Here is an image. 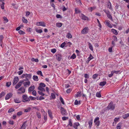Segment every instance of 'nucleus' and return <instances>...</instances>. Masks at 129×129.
Segmentation results:
<instances>
[{
  "mask_svg": "<svg viewBox=\"0 0 129 129\" xmlns=\"http://www.w3.org/2000/svg\"><path fill=\"white\" fill-rule=\"evenodd\" d=\"M96 96L98 98H100L101 96V95L100 93L97 92L96 94Z\"/></svg>",
  "mask_w": 129,
  "mask_h": 129,
  "instance_id": "42",
  "label": "nucleus"
},
{
  "mask_svg": "<svg viewBox=\"0 0 129 129\" xmlns=\"http://www.w3.org/2000/svg\"><path fill=\"white\" fill-rule=\"evenodd\" d=\"M4 2H2L1 6V8L2 9H4Z\"/></svg>",
  "mask_w": 129,
  "mask_h": 129,
  "instance_id": "55",
  "label": "nucleus"
},
{
  "mask_svg": "<svg viewBox=\"0 0 129 129\" xmlns=\"http://www.w3.org/2000/svg\"><path fill=\"white\" fill-rule=\"evenodd\" d=\"M32 94L34 96L36 95V92L35 90H34L32 92Z\"/></svg>",
  "mask_w": 129,
  "mask_h": 129,
  "instance_id": "52",
  "label": "nucleus"
},
{
  "mask_svg": "<svg viewBox=\"0 0 129 129\" xmlns=\"http://www.w3.org/2000/svg\"><path fill=\"white\" fill-rule=\"evenodd\" d=\"M30 83V82L29 81L25 82L23 83L24 85L25 86H26L27 85L29 86Z\"/></svg>",
  "mask_w": 129,
  "mask_h": 129,
  "instance_id": "18",
  "label": "nucleus"
},
{
  "mask_svg": "<svg viewBox=\"0 0 129 129\" xmlns=\"http://www.w3.org/2000/svg\"><path fill=\"white\" fill-rule=\"evenodd\" d=\"M69 125L70 126H72V124L71 121V119H69Z\"/></svg>",
  "mask_w": 129,
  "mask_h": 129,
  "instance_id": "56",
  "label": "nucleus"
},
{
  "mask_svg": "<svg viewBox=\"0 0 129 129\" xmlns=\"http://www.w3.org/2000/svg\"><path fill=\"white\" fill-rule=\"evenodd\" d=\"M106 24L110 28H112V26L109 23V21H107L106 22Z\"/></svg>",
  "mask_w": 129,
  "mask_h": 129,
  "instance_id": "24",
  "label": "nucleus"
},
{
  "mask_svg": "<svg viewBox=\"0 0 129 129\" xmlns=\"http://www.w3.org/2000/svg\"><path fill=\"white\" fill-rule=\"evenodd\" d=\"M14 102L16 103H20L21 102L18 99H14Z\"/></svg>",
  "mask_w": 129,
  "mask_h": 129,
  "instance_id": "30",
  "label": "nucleus"
},
{
  "mask_svg": "<svg viewBox=\"0 0 129 129\" xmlns=\"http://www.w3.org/2000/svg\"><path fill=\"white\" fill-rule=\"evenodd\" d=\"M67 37L68 38H72V36L71 35V34L70 33H68L67 35Z\"/></svg>",
  "mask_w": 129,
  "mask_h": 129,
  "instance_id": "41",
  "label": "nucleus"
},
{
  "mask_svg": "<svg viewBox=\"0 0 129 129\" xmlns=\"http://www.w3.org/2000/svg\"><path fill=\"white\" fill-rule=\"evenodd\" d=\"M80 124L79 122H77L74 123L73 125V127L75 129H78V126Z\"/></svg>",
  "mask_w": 129,
  "mask_h": 129,
  "instance_id": "14",
  "label": "nucleus"
},
{
  "mask_svg": "<svg viewBox=\"0 0 129 129\" xmlns=\"http://www.w3.org/2000/svg\"><path fill=\"white\" fill-rule=\"evenodd\" d=\"M103 11L105 12L107 15L110 14V12L108 10H103Z\"/></svg>",
  "mask_w": 129,
  "mask_h": 129,
  "instance_id": "28",
  "label": "nucleus"
},
{
  "mask_svg": "<svg viewBox=\"0 0 129 129\" xmlns=\"http://www.w3.org/2000/svg\"><path fill=\"white\" fill-rule=\"evenodd\" d=\"M107 7L108 8L111 10H112V8L111 7V3L110 2H108V3H107Z\"/></svg>",
  "mask_w": 129,
  "mask_h": 129,
  "instance_id": "19",
  "label": "nucleus"
},
{
  "mask_svg": "<svg viewBox=\"0 0 129 129\" xmlns=\"http://www.w3.org/2000/svg\"><path fill=\"white\" fill-rule=\"evenodd\" d=\"M56 51V50L55 49H53L51 50V52L53 53H55Z\"/></svg>",
  "mask_w": 129,
  "mask_h": 129,
  "instance_id": "59",
  "label": "nucleus"
},
{
  "mask_svg": "<svg viewBox=\"0 0 129 129\" xmlns=\"http://www.w3.org/2000/svg\"><path fill=\"white\" fill-rule=\"evenodd\" d=\"M111 31L115 35H117L118 34V33L116 30L114 29H111Z\"/></svg>",
  "mask_w": 129,
  "mask_h": 129,
  "instance_id": "23",
  "label": "nucleus"
},
{
  "mask_svg": "<svg viewBox=\"0 0 129 129\" xmlns=\"http://www.w3.org/2000/svg\"><path fill=\"white\" fill-rule=\"evenodd\" d=\"M36 115L39 118H41V114L40 113L37 112L36 113Z\"/></svg>",
  "mask_w": 129,
  "mask_h": 129,
  "instance_id": "39",
  "label": "nucleus"
},
{
  "mask_svg": "<svg viewBox=\"0 0 129 129\" xmlns=\"http://www.w3.org/2000/svg\"><path fill=\"white\" fill-rule=\"evenodd\" d=\"M106 81H104L103 82H100V86H103L105 85L106 84Z\"/></svg>",
  "mask_w": 129,
  "mask_h": 129,
  "instance_id": "31",
  "label": "nucleus"
},
{
  "mask_svg": "<svg viewBox=\"0 0 129 129\" xmlns=\"http://www.w3.org/2000/svg\"><path fill=\"white\" fill-rule=\"evenodd\" d=\"M11 82H7L6 84V85L8 87H9L10 86V85H11Z\"/></svg>",
  "mask_w": 129,
  "mask_h": 129,
  "instance_id": "50",
  "label": "nucleus"
},
{
  "mask_svg": "<svg viewBox=\"0 0 129 129\" xmlns=\"http://www.w3.org/2000/svg\"><path fill=\"white\" fill-rule=\"evenodd\" d=\"M93 57L90 54L89 57L88 58L87 60L89 62L92 59Z\"/></svg>",
  "mask_w": 129,
  "mask_h": 129,
  "instance_id": "33",
  "label": "nucleus"
},
{
  "mask_svg": "<svg viewBox=\"0 0 129 129\" xmlns=\"http://www.w3.org/2000/svg\"><path fill=\"white\" fill-rule=\"evenodd\" d=\"M93 119H91V120L89 121L88 122V124H89V127L90 128L92 126V123Z\"/></svg>",
  "mask_w": 129,
  "mask_h": 129,
  "instance_id": "22",
  "label": "nucleus"
},
{
  "mask_svg": "<svg viewBox=\"0 0 129 129\" xmlns=\"http://www.w3.org/2000/svg\"><path fill=\"white\" fill-rule=\"evenodd\" d=\"M35 88V87L34 85L33 86H31L28 88V91L29 92H31L33 91Z\"/></svg>",
  "mask_w": 129,
  "mask_h": 129,
  "instance_id": "15",
  "label": "nucleus"
},
{
  "mask_svg": "<svg viewBox=\"0 0 129 129\" xmlns=\"http://www.w3.org/2000/svg\"><path fill=\"white\" fill-rule=\"evenodd\" d=\"M98 76V74H95L93 75L92 76V78L93 79H95L96 77Z\"/></svg>",
  "mask_w": 129,
  "mask_h": 129,
  "instance_id": "63",
  "label": "nucleus"
},
{
  "mask_svg": "<svg viewBox=\"0 0 129 129\" xmlns=\"http://www.w3.org/2000/svg\"><path fill=\"white\" fill-rule=\"evenodd\" d=\"M113 39L114 41L117 42V38L116 36H113Z\"/></svg>",
  "mask_w": 129,
  "mask_h": 129,
  "instance_id": "58",
  "label": "nucleus"
},
{
  "mask_svg": "<svg viewBox=\"0 0 129 129\" xmlns=\"http://www.w3.org/2000/svg\"><path fill=\"white\" fill-rule=\"evenodd\" d=\"M95 8L96 7H93L88 8V10L90 11V12H91L92 10L95 9Z\"/></svg>",
  "mask_w": 129,
  "mask_h": 129,
  "instance_id": "29",
  "label": "nucleus"
},
{
  "mask_svg": "<svg viewBox=\"0 0 129 129\" xmlns=\"http://www.w3.org/2000/svg\"><path fill=\"white\" fill-rule=\"evenodd\" d=\"M44 119L45 121L47 119V113H45L44 114Z\"/></svg>",
  "mask_w": 129,
  "mask_h": 129,
  "instance_id": "46",
  "label": "nucleus"
},
{
  "mask_svg": "<svg viewBox=\"0 0 129 129\" xmlns=\"http://www.w3.org/2000/svg\"><path fill=\"white\" fill-rule=\"evenodd\" d=\"M60 110L61 113L62 115H67L66 111L64 108L61 107L60 108Z\"/></svg>",
  "mask_w": 129,
  "mask_h": 129,
  "instance_id": "6",
  "label": "nucleus"
},
{
  "mask_svg": "<svg viewBox=\"0 0 129 129\" xmlns=\"http://www.w3.org/2000/svg\"><path fill=\"white\" fill-rule=\"evenodd\" d=\"M48 112L49 117L51 119H52L53 118V117L52 115V112L50 110H48Z\"/></svg>",
  "mask_w": 129,
  "mask_h": 129,
  "instance_id": "17",
  "label": "nucleus"
},
{
  "mask_svg": "<svg viewBox=\"0 0 129 129\" xmlns=\"http://www.w3.org/2000/svg\"><path fill=\"white\" fill-rule=\"evenodd\" d=\"M99 118L97 117L95 118L94 120V122L95 123V124L99 126L100 124V121H98L99 119Z\"/></svg>",
  "mask_w": 129,
  "mask_h": 129,
  "instance_id": "8",
  "label": "nucleus"
},
{
  "mask_svg": "<svg viewBox=\"0 0 129 129\" xmlns=\"http://www.w3.org/2000/svg\"><path fill=\"white\" fill-rule=\"evenodd\" d=\"M33 79L34 80L36 81H38L39 80L38 77L36 76H34L33 77Z\"/></svg>",
  "mask_w": 129,
  "mask_h": 129,
  "instance_id": "25",
  "label": "nucleus"
},
{
  "mask_svg": "<svg viewBox=\"0 0 129 129\" xmlns=\"http://www.w3.org/2000/svg\"><path fill=\"white\" fill-rule=\"evenodd\" d=\"M88 28L87 27H85L82 30L81 32V33L83 34H86L88 33Z\"/></svg>",
  "mask_w": 129,
  "mask_h": 129,
  "instance_id": "11",
  "label": "nucleus"
},
{
  "mask_svg": "<svg viewBox=\"0 0 129 129\" xmlns=\"http://www.w3.org/2000/svg\"><path fill=\"white\" fill-rule=\"evenodd\" d=\"M107 108L108 110L111 109L113 110L114 109L115 107L113 105V103L112 102H110Z\"/></svg>",
  "mask_w": 129,
  "mask_h": 129,
  "instance_id": "3",
  "label": "nucleus"
},
{
  "mask_svg": "<svg viewBox=\"0 0 129 129\" xmlns=\"http://www.w3.org/2000/svg\"><path fill=\"white\" fill-rule=\"evenodd\" d=\"M112 72H113V74L115 73L116 74H118V73H120V71H112Z\"/></svg>",
  "mask_w": 129,
  "mask_h": 129,
  "instance_id": "53",
  "label": "nucleus"
},
{
  "mask_svg": "<svg viewBox=\"0 0 129 129\" xmlns=\"http://www.w3.org/2000/svg\"><path fill=\"white\" fill-rule=\"evenodd\" d=\"M42 92L40 91H38V93L39 94H40L42 96H44L45 95L43 93V92Z\"/></svg>",
  "mask_w": 129,
  "mask_h": 129,
  "instance_id": "43",
  "label": "nucleus"
},
{
  "mask_svg": "<svg viewBox=\"0 0 129 129\" xmlns=\"http://www.w3.org/2000/svg\"><path fill=\"white\" fill-rule=\"evenodd\" d=\"M66 44L65 42H64L62 43L60 45V47L62 48H63L64 46Z\"/></svg>",
  "mask_w": 129,
  "mask_h": 129,
  "instance_id": "48",
  "label": "nucleus"
},
{
  "mask_svg": "<svg viewBox=\"0 0 129 129\" xmlns=\"http://www.w3.org/2000/svg\"><path fill=\"white\" fill-rule=\"evenodd\" d=\"M18 77H15L13 80V85H15L18 82Z\"/></svg>",
  "mask_w": 129,
  "mask_h": 129,
  "instance_id": "10",
  "label": "nucleus"
},
{
  "mask_svg": "<svg viewBox=\"0 0 129 129\" xmlns=\"http://www.w3.org/2000/svg\"><path fill=\"white\" fill-rule=\"evenodd\" d=\"M45 86L46 85L44 83H40L39 86H40V87H45Z\"/></svg>",
  "mask_w": 129,
  "mask_h": 129,
  "instance_id": "35",
  "label": "nucleus"
},
{
  "mask_svg": "<svg viewBox=\"0 0 129 129\" xmlns=\"http://www.w3.org/2000/svg\"><path fill=\"white\" fill-rule=\"evenodd\" d=\"M18 32L20 34H21V35L23 34H25V33L24 32H23V31H22V30H19L18 31Z\"/></svg>",
  "mask_w": 129,
  "mask_h": 129,
  "instance_id": "49",
  "label": "nucleus"
},
{
  "mask_svg": "<svg viewBox=\"0 0 129 129\" xmlns=\"http://www.w3.org/2000/svg\"><path fill=\"white\" fill-rule=\"evenodd\" d=\"M29 98L31 100H35L36 99V98L32 96H30Z\"/></svg>",
  "mask_w": 129,
  "mask_h": 129,
  "instance_id": "54",
  "label": "nucleus"
},
{
  "mask_svg": "<svg viewBox=\"0 0 129 129\" xmlns=\"http://www.w3.org/2000/svg\"><path fill=\"white\" fill-rule=\"evenodd\" d=\"M62 25V24L61 23H56V26L58 27H60Z\"/></svg>",
  "mask_w": 129,
  "mask_h": 129,
  "instance_id": "34",
  "label": "nucleus"
},
{
  "mask_svg": "<svg viewBox=\"0 0 129 129\" xmlns=\"http://www.w3.org/2000/svg\"><path fill=\"white\" fill-rule=\"evenodd\" d=\"M76 57V55L75 54H73L71 56L70 58L74 59Z\"/></svg>",
  "mask_w": 129,
  "mask_h": 129,
  "instance_id": "44",
  "label": "nucleus"
},
{
  "mask_svg": "<svg viewBox=\"0 0 129 129\" xmlns=\"http://www.w3.org/2000/svg\"><path fill=\"white\" fill-rule=\"evenodd\" d=\"M72 90L71 89L69 88L66 91V92L67 93H70L71 91Z\"/></svg>",
  "mask_w": 129,
  "mask_h": 129,
  "instance_id": "64",
  "label": "nucleus"
},
{
  "mask_svg": "<svg viewBox=\"0 0 129 129\" xmlns=\"http://www.w3.org/2000/svg\"><path fill=\"white\" fill-rule=\"evenodd\" d=\"M26 122H24L23 123L22 126L21 127V129H25L26 126Z\"/></svg>",
  "mask_w": 129,
  "mask_h": 129,
  "instance_id": "20",
  "label": "nucleus"
},
{
  "mask_svg": "<svg viewBox=\"0 0 129 129\" xmlns=\"http://www.w3.org/2000/svg\"><path fill=\"white\" fill-rule=\"evenodd\" d=\"M56 59L59 61H60L62 57V55L61 54H58L56 55Z\"/></svg>",
  "mask_w": 129,
  "mask_h": 129,
  "instance_id": "12",
  "label": "nucleus"
},
{
  "mask_svg": "<svg viewBox=\"0 0 129 129\" xmlns=\"http://www.w3.org/2000/svg\"><path fill=\"white\" fill-rule=\"evenodd\" d=\"M31 74H24L22 75L21 76L22 78H25L26 79L24 80V81H28L29 79L31 78Z\"/></svg>",
  "mask_w": 129,
  "mask_h": 129,
  "instance_id": "1",
  "label": "nucleus"
},
{
  "mask_svg": "<svg viewBox=\"0 0 129 129\" xmlns=\"http://www.w3.org/2000/svg\"><path fill=\"white\" fill-rule=\"evenodd\" d=\"M35 30L36 31L37 33H41L43 31L41 29H39V30H38L36 28L35 29Z\"/></svg>",
  "mask_w": 129,
  "mask_h": 129,
  "instance_id": "36",
  "label": "nucleus"
},
{
  "mask_svg": "<svg viewBox=\"0 0 129 129\" xmlns=\"http://www.w3.org/2000/svg\"><path fill=\"white\" fill-rule=\"evenodd\" d=\"M52 98L53 99H54L55 98V94L53 93H52L51 94V95Z\"/></svg>",
  "mask_w": 129,
  "mask_h": 129,
  "instance_id": "60",
  "label": "nucleus"
},
{
  "mask_svg": "<svg viewBox=\"0 0 129 129\" xmlns=\"http://www.w3.org/2000/svg\"><path fill=\"white\" fill-rule=\"evenodd\" d=\"M121 123H119L116 127L117 129H120L121 128Z\"/></svg>",
  "mask_w": 129,
  "mask_h": 129,
  "instance_id": "45",
  "label": "nucleus"
},
{
  "mask_svg": "<svg viewBox=\"0 0 129 129\" xmlns=\"http://www.w3.org/2000/svg\"><path fill=\"white\" fill-rule=\"evenodd\" d=\"M37 73L38 75H40L42 76H43V75H42V72L41 71H38L37 72Z\"/></svg>",
  "mask_w": 129,
  "mask_h": 129,
  "instance_id": "47",
  "label": "nucleus"
},
{
  "mask_svg": "<svg viewBox=\"0 0 129 129\" xmlns=\"http://www.w3.org/2000/svg\"><path fill=\"white\" fill-rule=\"evenodd\" d=\"M22 98L23 99L24 101H23L24 102H29L30 101V100L29 98L28 97V96L26 95H23L22 96Z\"/></svg>",
  "mask_w": 129,
  "mask_h": 129,
  "instance_id": "4",
  "label": "nucleus"
},
{
  "mask_svg": "<svg viewBox=\"0 0 129 129\" xmlns=\"http://www.w3.org/2000/svg\"><path fill=\"white\" fill-rule=\"evenodd\" d=\"M14 111V109L13 108H11L8 111L9 113H11Z\"/></svg>",
  "mask_w": 129,
  "mask_h": 129,
  "instance_id": "38",
  "label": "nucleus"
},
{
  "mask_svg": "<svg viewBox=\"0 0 129 129\" xmlns=\"http://www.w3.org/2000/svg\"><path fill=\"white\" fill-rule=\"evenodd\" d=\"M88 46H89V49L91 50H93V47H92V45H91V43L89 42H88Z\"/></svg>",
  "mask_w": 129,
  "mask_h": 129,
  "instance_id": "26",
  "label": "nucleus"
},
{
  "mask_svg": "<svg viewBox=\"0 0 129 129\" xmlns=\"http://www.w3.org/2000/svg\"><path fill=\"white\" fill-rule=\"evenodd\" d=\"M107 17L109 18V19L111 20L112 21H113V19H112V16H111V15L110 14L109 15H107Z\"/></svg>",
  "mask_w": 129,
  "mask_h": 129,
  "instance_id": "37",
  "label": "nucleus"
},
{
  "mask_svg": "<svg viewBox=\"0 0 129 129\" xmlns=\"http://www.w3.org/2000/svg\"><path fill=\"white\" fill-rule=\"evenodd\" d=\"M13 94L12 93L8 94L6 95L5 99L6 100H7L10 99L12 96Z\"/></svg>",
  "mask_w": 129,
  "mask_h": 129,
  "instance_id": "13",
  "label": "nucleus"
},
{
  "mask_svg": "<svg viewBox=\"0 0 129 129\" xmlns=\"http://www.w3.org/2000/svg\"><path fill=\"white\" fill-rule=\"evenodd\" d=\"M24 82V80H22L19 82L16 86L15 88L16 89H18L19 88L21 85L22 83Z\"/></svg>",
  "mask_w": 129,
  "mask_h": 129,
  "instance_id": "7",
  "label": "nucleus"
},
{
  "mask_svg": "<svg viewBox=\"0 0 129 129\" xmlns=\"http://www.w3.org/2000/svg\"><path fill=\"white\" fill-rule=\"evenodd\" d=\"M22 112L21 111H20L17 113V115L18 116H20V115H21L22 114Z\"/></svg>",
  "mask_w": 129,
  "mask_h": 129,
  "instance_id": "57",
  "label": "nucleus"
},
{
  "mask_svg": "<svg viewBox=\"0 0 129 129\" xmlns=\"http://www.w3.org/2000/svg\"><path fill=\"white\" fill-rule=\"evenodd\" d=\"M113 74H113L112 71H111V74H109L108 75L109 77H111L113 76Z\"/></svg>",
  "mask_w": 129,
  "mask_h": 129,
  "instance_id": "61",
  "label": "nucleus"
},
{
  "mask_svg": "<svg viewBox=\"0 0 129 129\" xmlns=\"http://www.w3.org/2000/svg\"><path fill=\"white\" fill-rule=\"evenodd\" d=\"M22 20L23 22L25 23H27L28 22L27 20L25 19L24 17H23L22 18Z\"/></svg>",
  "mask_w": 129,
  "mask_h": 129,
  "instance_id": "32",
  "label": "nucleus"
},
{
  "mask_svg": "<svg viewBox=\"0 0 129 129\" xmlns=\"http://www.w3.org/2000/svg\"><path fill=\"white\" fill-rule=\"evenodd\" d=\"M5 94V93L4 92H2L0 94V98H2L3 96H4Z\"/></svg>",
  "mask_w": 129,
  "mask_h": 129,
  "instance_id": "51",
  "label": "nucleus"
},
{
  "mask_svg": "<svg viewBox=\"0 0 129 129\" xmlns=\"http://www.w3.org/2000/svg\"><path fill=\"white\" fill-rule=\"evenodd\" d=\"M129 116V114L128 113H127L123 115L122 117L123 119H125Z\"/></svg>",
  "mask_w": 129,
  "mask_h": 129,
  "instance_id": "27",
  "label": "nucleus"
},
{
  "mask_svg": "<svg viewBox=\"0 0 129 129\" xmlns=\"http://www.w3.org/2000/svg\"><path fill=\"white\" fill-rule=\"evenodd\" d=\"M18 91H21L17 92V93L18 94H21L25 92V89L23 87H22L19 89Z\"/></svg>",
  "mask_w": 129,
  "mask_h": 129,
  "instance_id": "2",
  "label": "nucleus"
},
{
  "mask_svg": "<svg viewBox=\"0 0 129 129\" xmlns=\"http://www.w3.org/2000/svg\"><path fill=\"white\" fill-rule=\"evenodd\" d=\"M61 102L63 104H64V103L63 101V99L61 96H60L59 98Z\"/></svg>",
  "mask_w": 129,
  "mask_h": 129,
  "instance_id": "40",
  "label": "nucleus"
},
{
  "mask_svg": "<svg viewBox=\"0 0 129 129\" xmlns=\"http://www.w3.org/2000/svg\"><path fill=\"white\" fill-rule=\"evenodd\" d=\"M81 17L82 19L84 20H89V19L84 14H81Z\"/></svg>",
  "mask_w": 129,
  "mask_h": 129,
  "instance_id": "9",
  "label": "nucleus"
},
{
  "mask_svg": "<svg viewBox=\"0 0 129 129\" xmlns=\"http://www.w3.org/2000/svg\"><path fill=\"white\" fill-rule=\"evenodd\" d=\"M3 18L5 21L4 22H7L8 21V20L6 17H4Z\"/></svg>",
  "mask_w": 129,
  "mask_h": 129,
  "instance_id": "62",
  "label": "nucleus"
},
{
  "mask_svg": "<svg viewBox=\"0 0 129 129\" xmlns=\"http://www.w3.org/2000/svg\"><path fill=\"white\" fill-rule=\"evenodd\" d=\"M36 24L38 26H42L43 27H45L46 26L45 23L43 21L37 22Z\"/></svg>",
  "mask_w": 129,
  "mask_h": 129,
  "instance_id": "5",
  "label": "nucleus"
},
{
  "mask_svg": "<svg viewBox=\"0 0 129 129\" xmlns=\"http://www.w3.org/2000/svg\"><path fill=\"white\" fill-rule=\"evenodd\" d=\"M81 91H78L77 92V94H75V97L76 98H78L79 96L80 97L81 96Z\"/></svg>",
  "mask_w": 129,
  "mask_h": 129,
  "instance_id": "21",
  "label": "nucleus"
},
{
  "mask_svg": "<svg viewBox=\"0 0 129 129\" xmlns=\"http://www.w3.org/2000/svg\"><path fill=\"white\" fill-rule=\"evenodd\" d=\"M38 89L40 91L42 92H45V90L43 87H40V86H39L38 87Z\"/></svg>",
  "mask_w": 129,
  "mask_h": 129,
  "instance_id": "16",
  "label": "nucleus"
}]
</instances>
